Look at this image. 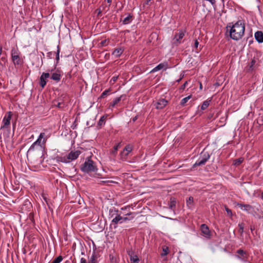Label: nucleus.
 <instances>
[{
    "instance_id": "nucleus-12",
    "label": "nucleus",
    "mask_w": 263,
    "mask_h": 263,
    "mask_svg": "<svg viewBox=\"0 0 263 263\" xmlns=\"http://www.w3.org/2000/svg\"><path fill=\"white\" fill-rule=\"evenodd\" d=\"M236 253L237 254L236 257L243 261H246L249 256L247 252L242 249L237 250Z\"/></svg>"
},
{
    "instance_id": "nucleus-24",
    "label": "nucleus",
    "mask_w": 263,
    "mask_h": 263,
    "mask_svg": "<svg viewBox=\"0 0 263 263\" xmlns=\"http://www.w3.org/2000/svg\"><path fill=\"white\" fill-rule=\"evenodd\" d=\"M176 200L175 198L171 197L170 199V203L169 204V207L171 209H174L176 206Z\"/></svg>"
},
{
    "instance_id": "nucleus-11",
    "label": "nucleus",
    "mask_w": 263,
    "mask_h": 263,
    "mask_svg": "<svg viewBox=\"0 0 263 263\" xmlns=\"http://www.w3.org/2000/svg\"><path fill=\"white\" fill-rule=\"evenodd\" d=\"M50 77V74L48 72H43L40 77V86L43 88L45 86L47 81L46 79Z\"/></svg>"
},
{
    "instance_id": "nucleus-51",
    "label": "nucleus",
    "mask_w": 263,
    "mask_h": 263,
    "mask_svg": "<svg viewBox=\"0 0 263 263\" xmlns=\"http://www.w3.org/2000/svg\"><path fill=\"white\" fill-rule=\"evenodd\" d=\"M199 45V42L197 40H195V43H194V47L196 48H197Z\"/></svg>"
},
{
    "instance_id": "nucleus-7",
    "label": "nucleus",
    "mask_w": 263,
    "mask_h": 263,
    "mask_svg": "<svg viewBox=\"0 0 263 263\" xmlns=\"http://www.w3.org/2000/svg\"><path fill=\"white\" fill-rule=\"evenodd\" d=\"M12 114L11 111H8L6 113L3 119L2 125L1 126L0 129L10 128V120L12 118Z\"/></svg>"
},
{
    "instance_id": "nucleus-27",
    "label": "nucleus",
    "mask_w": 263,
    "mask_h": 263,
    "mask_svg": "<svg viewBox=\"0 0 263 263\" xmlns=\"http://www.w3.org/2000/svg\"><path fill=\"white\" fill-rule=\"evenodd\" d=\"M97 258V256L95 252H93L92 256L90 257V259L88 260V263H97L96 259Z\"/></svg>"
},
{
    "instance_id": "nucleus-58",
    "label": "nucleus",
    "mask_w": 263,
    "mask_h": 263,
    "mask_svg": "<svg viewBox=\"0 0 263 263\" xmlns=\"http://www.w3.org/2000/svg\"><path fill=\"white\" fill-rule=\"evenodd\" d=\"M202 84H201V83H200V89H202Z\"/></svg>"
},
{
    "instance_id": "nucleus-39",
    "label": "nucleus",
    "mask_w": 263,
    "mask_h": 263,
    "mask_svg": "<svg viewBox=\"0 0 263 263\" xmlns=\"http://www.w3.org/2000/svg\"><path fill=\"white\" fill-rule=\"evenodd\" d=\"M257 123L259 126H262L263 125V118L262 117H260L257 118Z\"/></svg>"
},
{
    "instance_id": "nucleus-19",
    "label": "nucleus",
    "mask_w": 263,
    "mask_h": 263,
    "mask_svg": "<svg viewBox=\"0 0 263 263\" xmlns=\"http://www.w3.org/2000/svg\"><path fill=\"white\" fill-rule=\"evenodd\" d=\"M31 203L28 200H26L22 205V209L30 210L31 208Z\"/></svg>"
},
{
    "instance_id": "nucleus-61",
    "label": "nucleus",
    "mask_w": 263,
    "mask_h": 263,
    "mask_svg": "<svg viewBox=\"0 0 263 263\" xmlns=\"http://www.w3.org/2000/svg\"><path fill=\"white\" fill-rule=\"evenodd\" d=\"M253 230H254V229H253L252 228H251V231H253Z\"/></svg>"
},
{
    "instance_id": "nucleus-2",
    "label": "nucleus",
    "mask_w": 263,
    "mask_h": 263,
    "mask_svg": "<svg viewBox=\"0 0 263 263\" xmlns=\"http://www.w3.org/2000/svg\"><path fill=\"white\" fill-rule=\"evenodd\" d=\"M137 213L129 212L126 214V215H134L131 218L127 217H122L118 214V211L116 210L114 208L109 210V215L111 218H113L111 220V223L113 224L117 225L118 223H122L128 220H130L133 219L135 215H137ZM115 228H117V226H114Z\"/></svg>"
},
{
    "instance_id": "nucleus-47",
    "label": "nucleus",
    "mask_w": 263,
    "mask_h": 263,
    "mask_svg": "<svg viewBox=\"0 0 263 263\" xmlns=\"http://www.w3.org/2000/svg\"><path fill=\"white\" fill-rule=\"evenodd\" d=\"M187 84V82L186 81L180 87V89H184L186 85Z\"/></svg>"
},
{
    "instance_id": "nucleus-38",
    "label": "nucleus",
    "mask_w": 263,
    "mask_h": 263,
    "mask_svg": "<svg viewBox=\"0 0 263 263\" xmlns=\"http://www.w3.org/2000/svg\"><path fill=\"white\" fill-rule=\"evenodd\" d=\"M109 91H110L109 89L105 90L102 93L100 98H104L107 95H108Z\"/></svg>"
},
{
    "instance_id": "nucleus-59",
    "label": "nucleus",
    "mask_w": 263,
    "mask_h": 263,
    "mask_svg": "<svg viewBox=\"0 0 263 263\" xmlns=\"http://www.w3.org/2000/svg\"><path fill=\"white\" fill-rule=\"evenodd\" d=\"M261 198L262 199H263V191L261 193Z\"/></svg>"
},
{
    "instance_id": "nucleus-54",
    "label": "nucleus",
    "mask_w": 263,
    "mask_h": 263,
    "mask_svg": "<svg viewBox=\"0 0 263 263\" xmlns=\"http://www.w3.org/2000/svg\"><path fill=\"white\" fill-rule=\"evenodd\" d=\"M137 119V117H135L133 119V121L134 122H135Z\"/></svg>"
},
{
    "instance_id": "nucleus-13",
    "label": "nucleus",
    "mask_w": 263,
    "mask_h": 263,
    "mask_svg": "<svg viewBox=\"0 0 263 263\" xmlns=\"http://www.w3.org/2000/svg\"><path fill=\"white\" fill-rule=\"evenodd\" d=\"M47 138L48 137H45V134L44 133H40L37 139L34 142V145H37L39 146H41L42 139H43L42 141V143L44 144L46 143Z\"/></svg>"
},
{
    "instance_id": "nucleus-34",
    "label": "nucleus",
    "mask_w": 263,
    "mask_h": 263,
    "mask_svg": "<svg viewBox=\"0 0 263 263\" xmlns=\"http://www.w3.org/2000/svg\"><path fill=\"white\" fill-rule=\"evenodd\" d=\"M163 253H161V256H165L168 254V248L167 247L164 246L162 248Z\"/></svg>"
},
{
    "instance_id": "nucleus-48",
    "label": "nucleus",
    "mask_w": 263,
    "mask_h": 263,
    "mask_svg": "<svg viewBox=\"0 0 263 263\" xmlns=\"http://www.w3.org/2000/svg\"><path fill=\"white\" fill-rule=\"evenodd\" d=\"M80 263H88V261H87L85 258H81Z\"/></svg>"
},
{
    "instance_id": "nucleus-62",
    "label": "nucleus",
    "mask_w": 263,
    "mask_h": 263,
    "mask_svg": "<svg viewBox=\"0 0 263 263\" xmlns=\"http://www.w3.org/2000/svg\"><path fill=\"white\" fill-rule=\"evenodd\" d=\"M1 51H2V48H1V50H0V54H1Z\"/></svg>"
},
{
    "instance_id": "nucleus-1",
    "label": "nucleus",
    "mask_w": 263,
    "mask_h": 263,
    "mask_svg": "<svg viewBox=\"0 0 263 263\" xmlns=\"http://www.w3.org/2000/svg\"><path fill=\"white\" fill-rule=\"evenodd\" d=\"M230 28V36L235 41H237L241 38L244 34L245 30V26L243 21L238 20L232 26H228L227 28Z\"/></svg>"
},
{
    "instance_id": "nucleus-57",
    "label": "nucleus",
    "mask_w": 263,
    "mask_h": 263,
    "mask_svg": "<svg viewBox=\"0 0 263 263\" xmlns=\"http://www.w3.org/2000/svg\"><path fill=\"white\" fill-rule=\"evenodd\" d=\"M108 3L110 4L111 3V0H107Z\"/></svg>"
},
{
    "instance_id": "nucleus-28",
    "label": "nucleus",
    "mask_w": 263,
    "mask_h": 263,
    "mask_svg": "<svg viewBox=\"0 0 263 263\" xmlns=\"http://www.w3.org/2000/svg\"><path fill=\"white\" fill-rule=\"evenodd\" d=\"M186 205L187 206L191 208L193 205V203L194 202V198L193 197L190 196L186 199Z\"/></svg>"
},
{
    "instance_id": "nucleus-36",
    "label": "nucleus",
    "mask_w": 263,
    "mask_h": 263,
    "mask_svg": "<svg viewBox=\"0 0 263 263\" xmlns=\"http://www.w3.org/2000/svg\"><path fill=\"white\" fill-rule=\"evenodd\" d=\"M63 260V257L61 255L55 258L51 263H60Z\"/></svg>"
},
{
    "instance_id": "nucleus-56",
    "label": "nucleus",
    "mask_w": 263,
    "mask_h": 263,
    "mask_svg": "<svg viewBox=\"0 0 263 263\" xmlns=\"http://www.w3.org/2000/svg\"><path fill=\"white\" fill-rule=\"evenodd\" d=\"M43 198H44V199L45 200V201L47 202V198H46V197H45V196H43Z\"/></svg>"
},
{
    "instance_id": "nucleus-23",
    "label": "nucleus",
    "mask_w": 263,
    "mask_h": 263,
    "mask_svg": "<svg viewBox=\"0 0 263 263\" xmlns=\"http://www.w3.org/2000/svg\"><path fill=\"white\" fill-rule=\"evenodd\" d=\"M106 117L105 116H103L101 117V118L100 119L98 123V127H99V128H100L101 127V126L103 125H104L105 123V119H106Z\"/></svg>"
},
{
    "instance_id": "nucleus-4",
    "label": "nucleus",
    "mask_w": 263,
    "mask_h": 263,
    "mask_svg": "<svg viewBox=\"0 0 263 263\" xmlns=\"http://www.w3.org/2000/svg\"><path fill=\"white\" fill-rule=\"evenodd\" d=\"M21 53L17 48H12L11 51L12 61L15 67L22 66L24 61L20 57Z\"/></svg>"
},
{
    "instance_id": "nucleus-43",
    "label": "nucleus",
    "mask_w": 263,
    "mask_h": 263,
    "mask_svg": "<svg viewBox=\"0 0 263 263\" xmlns=\"http://www.w3.org/2000/svg\"><path fill=\"white\" fill-rule=\"evenodd\" d=\"M224 209H225L227 214L229 215H230V216H232V212L231 210L229 209L227 205L224 206Z\"/></svg>"
},
{
    "instance_id": "nucleus-32",
    "label": "nucleus",
    "mask_w": 263,
    "mask_h": 263,
    "mask_svg": "<svg viewBox=\"0 0 263 263\" xmlns=\"http://www.w3.org/2000/svg\"><path fill=\"white\" fill-rule=\"evenodd\" d=\"M120 146V143H118L117 144L115 145L114 146V148L111 151V154L112 155H114V156L116 155L117 152Z\"/></svg>"
},
{
    "instance_id": "nucleus-52",
    "label": "nucleus",
    "mask_w": 263,
    "mask_h": 263,
    "mask_svg": "<svg viewBox=\"0 0 263 263\" xmlns=\"http://www.w3.org/2000/svg\"><path fill=\"white\" fill-rule=\"evenodd\" d=\"M106 40H103L100 43V44L102 45V46H104L106 44Z\"/></svg>"
},
{
    "instance_id": "nucleus-31",
    "label": "nucleus",
    "mask_w": 263,
    "mask_h": 263,
    "mask_svg": "<svg viewBox=\"0 0 263 263\" xmlns=\"http://www.w3.org/2000/svg\"><path fill=\"white\" fill-rule=\"evenodd\" d=\"M129 154L128 153H126L125 152V151H122L121 153H120V157H121V159L122 160H125L126 159V158L127 157V156Z\"/></svg>"
},
{
    "instance_id": "nucleus-33",
    "label": "nucleus",
    "mask_w": 263,
    "mask_h": 263,
    "mask_svg": "<svg viewBox=\"0 0 263 263\" xmlns=\"http://www.w3.org/2000/svg\"><path fill=\"white\" fill-rule=\"evenodd\" d=\"M238 227L239 228L238 232L240 234V235H242L244 231V223L243 222L239 223L238 224Z\"/></svg>"
},
{
    "instance_id": "nucleus-26",
    "label": "nucleus",
    "mask_w": 263,
    "mask_h": 263,
    "mask_svg": "<svg viewBox=\"0 0 263 263\" xmlns=\"http://www.w3.org/2000/svg\"><path fill=\"white\" fill-rule=\"evenodd\" d=\"M192 98V95H190L183 99H182L180 102V105L181 106H185L186 103Z\"/></svg>"
},
{
    "instance_id": "nucleus-49",
    "label": "nucleus",
    "mask_w": 263,
    "mask_h": 263,
    "mask_svg": "<svg viewBox=\"0 0 263 263\" xmlns=\"http://www.w3.org/2000/svg\"><path fill=\"white\" fill-rule=\"evenodd\" d=\"M151 0H146L143 4V7H145L146 5H148L149 4V2L151 1Z\"/></svg>"
},
{
    "instance_id": "nucleus-25",
    "label": "nucleus",
    "mask_w": 263,
    "mask_h": 263,
    "mask_svg": "<svg viewBox=\"0 0 263 263\" xmlns=\"http://www.w3.org/2000/svg\"><path fill=\"white\" fill-rule=\"evenodd\" d=\"M255 63H256V60H255L254 58L252 59L251 60L250 63L249 64V69H248L249 71H252L254 70Z\"/></svg>"
},
{
    "instance_id": "nucleus-45",
    "label": "nucleus",
    "mask_w": 263,
    "mask_h": 263,
    "mask_svg": "<svg viewBox=\"0 0 263 263\" xmlns=\"http://www.w3.org/2000/svg\"><path fill=\"white\" fill-rule=\"evenodd\" d=\"M54 55V53L52 52H48L47 53V57L49 59H52L53 56Z\"/></svg>"
},
{
    "instance_id": "nucleus-3",
    "label": "nucleus",
    "mask_w": 263,
    "mask_h": 263,
    "mask_svg": "<svg viewBox=\"0 0 263 263\" xmlns=\"http://www.w3.org/2000/svg\"><path fill=\"white\" fill-rule=\"evenodd\" d=\"M81 153V151L78 150L76 151H71L66 156H57L55 159L58 162L68 163L77 159Z\"/></svg>"
},
{
    "instance_id": "nucleus-50",
    "label": "nucleus",
    "mask_w": 263,
    "mask_h": 263,
    "mask_svg": "<svg viewBox=\"0 0 263 263\" xmlns=\"http://www.w3.org/2000/svg\"><path fill=\"white\" fill-rule=\"evenodd\" d=\"M101 182L103 183H107V184H108V183H113V182H114V181H110V180H104V181H102Z\"/></svg>"
},
{
    "instance_id": "nucleus-5",
    "label": "nucleus",
    "mask_w": 263,
    "mask_h": 263,
    "mask_svg": "<svg viewBox=\"0 0 263 263\" xmlns=\"http://www.w3.org/2000/svg\"><path fill=\"white\" fill-rule=\"evenodd\" d=\"M81 170L84 173L95 172L98 170L95 163L89 158L81 165Z\"/></svg>"
},
{
    "instance_id": "nucleus-46",
    "label": "nucleus",
    "mask_w": 263,
    "mask_h": 263,
    "mask_svg": "<svg viewBox=\"0 0 263 263\" xmlns=\"http://www.w3.org/2000/svg\"><path fill=\"white\" fill-rule=\"evenodd\" d=\"M118 78V76H114L111 79L110 81L114 83L117 81Z\"/></svg>"
},
{
    "instance_id": "nucleus-40",
    "label": "nucleus",
    "mask_w": 263,
    "mask_h": 263,
    "mask_svg": "<svg viewBox=\"0 0 263 263\" xmlns=\"http://www.w3.org/2000/svg\"><path fill=\"white\" fill-rule=\"evenodd\" d=\"M36 145H34V143L31 145L29 149H28L27 153V156L28 157L29 153H30L31 151H33L35 148V147Z\"/></svg>"
},
{
    "instance_id": "nucleus-30",
    "label": "nucleus",
    "mask_w": 263,
    "mask_h": 263,
    "mask_svg": "<svg viewBox=\"0 0 263 263\" xmlns=\"http://www.w3.org/2000/svg\"><path fill=\"white\" fill-rule=\"evenodd\" d=\"M243 161V159L242 158H239L238 159H236L233 161V165L235 166L239 165Z\"/></svg>"
},
{
    "instance_id": "nucleus-60",
    "label": "nucleus",
    "mask_w": 263,
    "mask_h": 263,
    "mask_svg": "<svg viewBox=\"0 0 263 263\" xmlns=\"http://www.w3.org/2000/svg\"><path fill=\"white\" fill-rule=\"evenodd\" d=\"M81 254H82V255H84V254H85L84 252H82Z\"/></svg>"
},
{
    "instance_id": "nucleus-15",
    "label": "nucleus",
    "mask_w": 263,
    "mask_h": 263,
    "mask_svg": "<svg viewBox=\"0 0 263 263\" xmlns=\"http://www.w3.org/2000/svg\"><path fill=\"white\" fill-rule=\"evenodd\" d=\"M126 99L125 95H121L119 97L115 98L109 104V107H114L121 100H124Z\"/></svg>"
},
{
    "instance_id": "nucleus-29",
    "label": "nucleus",
    "mask_w": 263,
    "mask_h": 263,
    "mask_svg": "<svg viewBox=\"0 0 263 263\" xmlns=\"http://www.w3.org/2000/svg\"><path fill=\"white\" fill-rule=\"evenodd\" d=\"M211 101V100L204 101L201 106V109L203 110H205L209 106Z\"/></svg>"
},
{
    "instance_id": "nucleus-14",
    "label": "nucleus",
    "mask_w": 263,
    "mask_h": 263,
    "mask_svg": "<svg viewBox=\"0 0 263 263\" xmlns=\"http://www.w3.org/2000/svg\"><path fill=\"white\" fill-rule=\"evenodd\" d=\"M167 68H168L167 63H166V62L158 64L156 67H155L154 68H153L151 71L150 72L154 73V72L159 71L163 68H164V70H166Z\"/></svg>"
},
{
    "instance_id": "nucleus-44",
    "label": "nucleus",
    "mask_w": 263,
    "mask_h": 263,
    "mask_svg": "<svg viewBox=\"0 0 263 263\" xmlns=\"http://www.w3.org/2000/svg\"><path fill=\"white\" fill-rule=\"evenodd\" d=\"M58 108H62L64 106V104L62 102H59L56 105Z\"/></svg>"
},
{
    "instance_id": "nucleus-17",
    "label": "nucleus",
    "mask_w": 263,
    "mask_h": 263,
    "mask_svg": "<svg viewBox=\"0 0 263 263\" xmlns=\"http://www.w3.org/2000/svg\"><path fill=\"white\" fill-rule=\"evenodd\" d=\"M255 38L258 43L263 42V33L261 31H257L255 33Z\"/></svg>"
},
{
    "instance_id": "nucleus-6",
    "label": "nucleus",
    "mask_w": 263,
    "mask_h": 263,
    "mask_svg": "<svg viewBox=\"0 0 263 263\" xmlns=\"http://www.w3.org/2000/svg\"><path fill=\"white\" fill-rule=\"evenodd\" d=\"M211 155L208 152L203 151L199 156L198 160L193 165L192 168L195 169L198 166H202L205 164V163L209 160Z\"/></svg>"
},
{
    "instance_id": "nucleus-41",
    "label": "nucleus",
    "mask_w": 263,
    "mask_h": 263,
    "mask_svg": "<svg viewBox=\"0 0 263 263\" xmlns=\"http://www.w3.org/2000/svg\"><path fill=\"white\" fill-rule=\"evenodd\" d=\"M57 52L55 53H56V60H57V63H58L59 61V53H60V48H59V46H58L57 47Z\"/></svg>"
},
{
    "instance_id": "nucleus-37",
    "label": "nucleus",
    "mask_w": 263,
    "mask_h": 263,
    "mask_svg": "<svg viewBox=\"0 0 263 263\" xmlns=\"http://www.w3.org/2000/svg\"><path fill=\"white\" fill-rule=\"evenodd\" d=\"M132 147L130 145H128L124 147L123 151H125L126 153L129 154L130 152L132 151Z\"/></svg>"
},
{
    "instance_id": "nucleus-9",
    "label": "nucleus",
    "mask_w": 263,
    "mask_h": 263,
    "mask_svg": "<svg viewBox=\"0 0 263 263\" xmlns=\"http://www.w3.org/2000/svg\"><path fill=\"white\" fill-rule=\"evenodd\" d=\"M200 230L204 237L208 239H210L211 238V232L209 230V228L206 224H202L200 226Z\"/></svg>"
},
{
    "instance_id": "nucleus-8",
    "label": "nucleus",
    "mask_w": 263,
    "mask_h": 263,
    "mask_svg": "<svg viewBox=\"0 0 263 263\" xmlns=\"http://www.w3.org/2000/svg\"><path fill=\"white\" fill-rule=\"evenodd\" d=\"M184 36V32L179 30L178 33H176L173 39V44L176 46L178 45L181 43V40Z\"/></svg>"
},
{
    "instance_id": "nucleus-10",
    "label": "nucleus",
    "mask_w": 263,
    "mask_h": 263,
    "mask_svg": "<svg viewBox=\"0 0 263 263\" xmlns=\"http://www.w3.org/2000/svg\"><path fill=\"white\" fill-rule=\"evenodd\" d=\"M167 101L165 99H159L156 102L154 103V106L158 109H163L167 104Z\"/></svg>"
},
{
    "instance_id": "nucleus-35",
    "label": "nucleus",
    "mask_w": 263,
    "mask_h": 263,
    "mask_svg": "<svg viewBox=\"0 0 263 263\" xmlns=\"http://www.w3.org/2000/svg\"><path fill=\"white\" fill-rule=\"evenodd\" d=\"M104 8H105V7H104V6L103 7L102 9L101 8V7H100L99 8H98V9H97L96 10L95 12L97 14V17H99L101 16V13Z\"/></svg>"
},
{
    "instance_id": "nucleus-22",
    "label": "nucleus",
    "mask_w": 263,
    "mask_h": 263,
    "mask_svg": "<svg viewBox=\"0 0 263 263\" xmlns=\"http://www.w3.org/2000/svg\"><path fill=\"white\" fill-rule=\"evenodd\" d=\"M133 16L129 14L128 15L124 18V20L122 21L123 24L126 25L129 24L130 22H131L132 20Z\"/></svg>"
},
{
    "instance_id": "nucleus-16",
    "label": "nucleus",
    "mask_w": 263,
    "mask_h": 263,
    "mask_svg": "<svg viewBox=\"0 0 263 263\" xmlns=\"http://www.w3.org/2000/svg\"><path fill=\"white\" fill-rule=\"evenodd\" d=\"M237 205L241 209L249 212L253 210V208L250 204H245L243 203H238Z\"/></svg>"
},
{
    "instance_id": "nucleus-20",
    "label": "nucleus",
    "mask_w": 263,
    "mask_h": 263,
    "mask_svg": "<svg viewBox=\"0 0 263 263\" xmlns=\"http://www.w3.org/2000/svg\"><path fill=\"white\" fill-rule=\"evenodd\" d=\"M130 258V263H139L140 259L138 257V256L135 254L134 255H130V257H129Z\"/></svg>"
},
{
    "instance_id": "nucleus-55",
    "label": "nucleus",
    "mask_w": 263,
    "mask_h": 263,
    "mask_svg": "<svg viewBox=\"0 0 263 263\" xmlns=\"http://www.w3.org/2000/svg\"><path fill=\"white\" fill-rule=\"evenodd\" d=\"M133 206H133V204H131V205H129V206H128V208H129L130 207H131V208H132V209H134V207H133Z\"/></svg>"
},
{
    "instance_id": "nucleus-18",
    "label": "nucleus",
    "mask_w": 263,
    "mask_h": 263,
    "mask_svg": "<svg viewBox=\"0 0 263 263\" xmlns=\"http://www.w3.org/2000/svg\"><path fill=\"white\" fill-rule=\"evenodd\" d=\"M123 52V49L121 48H116L112 52V54L116 58L119 57Z\"/></svg>"
},
{
    "instance_id": "nucleus-53",
    "label": "nucleus",
    "mask_w": 263,
    "mask_h": 263,
    "mask_svg": "<svg viewBox=\"0 0 263 263\" xmlns=\"http://www.w3.org/2000/svg\"><path fill=\"white\" fill-rule=\"evenodd\" d=\"M183 76H184V75H183V74H182V75L181 76V77H180L178 80H177L176 81H177V82H179L181 81V80L182 79V78L183 77Z\"/></svg>"
},
{
    "instance_id": "nucleus-21",
    "label": "nucleus",
    "mask_w": 263,
    "mask_h": 263,
    "mask_svg": "<svg viewBox=\"0 0 263 263\" xmlns=\"http://www.w3.org/2000/svg\"><path fill=\"white\" fill-rule=\"evenodd\" d=\"M61 76L58 73H53L51 76V79L57 82H59L61 80Z\"/></svg>"
},
{
    "instance_id": "nucleus-42",
    "label": "nucleus",
    "mask_w": 263,
    "mask_h": 263,
    "mask_svg": "<svg viewBox=\"0 0 263 263\" xmlns=\"http://www.w3.org/2000/svg\"><path fill=\"white\" fill-rule=\"evenodd\" d=\"M126 252H127V254L128 255V256L129 257H130V255L133 256V255H135L134 251L132 249H127L126 250Z\"/></svg>"
}]
</instances>
